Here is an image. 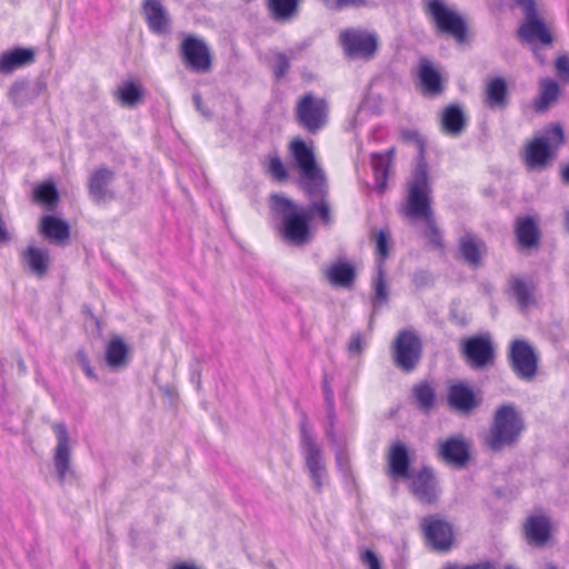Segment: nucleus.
Here are the masks:
<instances>
[{"label":"nucleus","mask_w":569,"mask_h":569,"mask_svg":"<svg viewBox=\"0 0 569 569\" xmlns=\"http://www.w3.org/2000/svg\"><path fill=\"white\" fill-rule=\"evenodd\" d=\"M264 167L267 172L271 176V178L277 182H283L288 179V171L281 160V158L273 153L269 154L264 159Z\"/></svg>","instance_id":"nucleus-40"},{"label":"nucleus","mask_w":569,"mask_h":569,"mask_svg":"<svg viewBox=\"0 0 569 569\" xmlns=\"http://www.w3.org/2000/svg\"><path fill=\"white\" fill-rule=\"evenodd\" d=\"M539 84L540 92L539 97L533 102V108L537 112H542L558 99L560 89L557 81L550 78L541 79Z\"/></svg>","instance_id":"nucleus-32"},{"label":"nucleus","mask_w":569,"mask_h":569,"mask_svg":"<svg viewBox=\"0 0 569 569\" xmlns=\"http://www.w3.org/2000/svg\"><path fill=\"white\" fill-rule=\"evenodd\" d=\"M525 532L530 545L543 546L550 536V522L545 516H531L525 525Z\"/></svg>","instance_id":"nucleus-28"},{"label":"nucleus","mask_w":569,"mask_h":569,"mask_svg":"<svg viewBox=\"0 0 569 569\" xmlns=\"http://www.w3.org/2000/svg\"><path fill=\"white\" fill-rule=\"evenodd\" d=\"M290 153L300 173V181L311 199V210L319 214V219L328 224L330 222V206L327 201V179L323 170L318 166L315 153L301 139L290 143Z\"/></svg>","instance_id":"nucleus-1"},{"label":"nucleus","mask_w":569,"mask_h":569,"mask_svg":"<svg viewBox=\"0 0 569 569\" xmlns=\"http://www.w3.org/2000/svg\"><path fill=\"white\" fill-rule=\"evenodd\" d=\"M418 78L425 94L435 97L443 91L439 70L433 62L426 57L419 59Z\"/></svg>","instance_id":"nucleus-20"},{"label":"nucleus","mask_w":569,"mask_h":569,"mask_svg":"<svg viewBox=\"0 0 569 569\" xmlns=\"http://www.w3.org/2000/svg\"><path fill=\"white\" fill-rule=\"evenodd\" d=\"M467 119L458 104L446 107L440 117L441 131L450 137H459L466 128Z\"/></svg>","instance_id":"nucleus-26"},{"label":"nucleus","mask_w":569,"mask_h":569,"mask_svg":"<svg viewBox=\"0 0 569 569\" xmlns=\"http://www.w3.org/2000/svg\"><path fill=\"white\" fill-rule=\"evenodd\" d=\"M467 362L476 369L486 367L493 359V347L488 337L475 336L462 343Z\"/></svg>","instance_id":"nucleus-18"},{"label":"nucleus","mask_w":569,"mask_h":569,"mask_svg":"<svg viewBox=\"0 0 569 569\" xmlns=\"http://www.w3.org/2000/svg\"><path fill=\"white\" fill-rule=\"evenodd\" d=\"M555 67L559 77L563 81L569 82V57L567 54L559 56Z\"/></svg>","instance_id":"nucleus-44"},{"label":"nucleus","mask_w":569,"mask_h":569,"mask_svg":"<svg viewBox=\"0 0 569 569\" xmlns=\"http://www.w3.org/2000/svg\"><path fill=\"white\" fill-rule=\"evenodd\" d=\"M363 340L360 333H355L348 345V351L352 355L360 353L363 350Z\"/></svg>","instance_id":"nucleus-48"},{"label":"nucleus","mask_w":569,"mask_h":569,"mask_svg":"<svg viewBox=\"0 0 569 569\" xmlns=\"http://www.w3.org/2000/svg\"><path fill=\"white\" fill-rule=\"evenodd\" d=\"M300 450L312 486L320 492L328 479L327 465L322 448L306 421L300 425Z\"/></svg>","instance_id":"nucleus-6"},{"label":"nucleus","mask_w":569,"mask_h":569,"mask_svg":"<svg viewBox=\"0 0 569 569\" xmlns=\"http://www.w3.org/2000/svg\"><path fill=\"white\" fill-rule=\"evenodd\" d=\"M448 402L451 408L462 413H469L478 406V400L473 391L463 382H457L450 386Z\"/></svg>","instance_id":"nucleus-23"},{"label":"nucleus","mask_w":569,"mask_h":569,"mask_svg":"<svg viewBox=\"0 0 569 569\" xmlns=\"http://www.w3.org/2000/svg\"><path fill=\"white\" fill-rule=\"evenodd\" d=\"M413 397L421 410L429 411L435 405L436 392L428 382H421L413 387Z\"/></svg>","instance_id":"nucleus-39"},{"label":"nucleus","mask_w":569,"mask_h":569,"mask_svg":"<svg viewBox=\"0 0 569 569\" xmlns=\"http://www.w3.org/2000/svg\"><path fill=\"white\" fill-rule=\"evenodd\" d=\"M510 362L515 373L523 380H531L537 372V356L525 340H515L510 347Z\"/></svg>","instance_id":"nucleus-14"},{"label":"nucleus","mask_w":569,"mask_h":569,"mask_svg":"<svg viewBox=\"0 0 569 569\" xmlns=\"http://www.w3.org/2000/svg\"><path fill=\"white\" fill-rule=\"evenodd\" d=\"M562 181L569 183V164L561 170Z\"/></svg>","instance_id":"nucleus-51"},{"label":"nucleus","mask_w":569,"mask_h":569,"mask_svg":"<svg viewBox=\"0 0 569 569\" xmlns=\"http://www.w3.org/2000/svg\"><path fill=\"white\" fill-rule=\"evenodd\" d=\"M390 250V236L387 231L380 230L376 236V252L378 256L377 274L373 279V306L377 308L388 298V290L385 282L383 261L388 257Z\"/></svg>","instance_id":"nucleus-17"},{"label":"nucleus","mask_w":569,"mask_h":569,"mask_svg":"<svg viewBox=\"0 0 569 569\" xmlns=\"http://www.w3.org/2000/svg\"><path fill=\"white\" fill-rule=\"evenodd\" d=\"M327 437H328V439H329L332 443H335V442H336L335 433H333L332 427H330V428L327 430Z\"/></svg>","instance_id":"nucleus-53"},{"label":"nucleus","mask_w":569,"mask_h":569,"mask_svg":"<svg viewBox=\"0 0 569 569\" xmlns=\"http://www.w3.org/2000/svg\"><path fill=\"white\" fill-rule=\"evenodd\" d=\"M52 430L57 438V445L53 449V466L60 485L74 476L71 465L72 448L68 429L62 422H54Z\"/></svg>","instance_id":"nucleus-10"},{"label":"nucleus","mask_w":569,"mask_h":569,"mask_svg":"<svg viewBox=\"0 0 569 569\" xmlns=\"http://www.w3.org/2000/svg\"><path fill=\"white\" fill-rule=\"evenodd\" d=\"M565 226L569 230V210L565 212Z\"/></svg>","instance_id":"nucleus-55"},{"label":"nucleus","mask_w":569,"mask_h":569,"mask_svg":"<svg viewBox=\"0 0 569 569\" xmlns=\"http://www.w3.org/2000/svg\"><path fill=\"white\" fill-rule=\"evenodd\" d=\"M430 192L427 166L420 162L408 183V197L403 207V213L411 220H423L426 222L425 236L429 239L430 243L441 247L442 234L432 216Z\"/></svg>","instance_id":"nucleus-2"},{"label":"nucleus","mask_w":569,"mask_h":569,"mask_svg":"<svg viewBox=\"0 0 569 569\" xmlns=\"http://www.w3.org/2000/svg\"><path fill=\"white\" fill-rule=\"evenodd\" d=\"M336 463H337V468L341 472H343V473L348 472V470H349L348 458H347L346 453L342 450H338L336 452Z\"/></svg>","instance_id":"nucleus-49"},{"label":"nucleus","mask_w":569,"mask_h":569,"mask_svg":"<svg viewBox=\"0 0 569 569\" xmlns=\"http://www.w3.org/2000/svg\"><path fill=\"white\" fill-rule=\"evenodd\" d=\"M563 131L559 124L547 129L541 136L531 140L525 149V162L530 170H543L555 157L562 143Z\"/></svg>","instance_id":"nucleus-7"},{"label":"nucleus","mask_w":569,"mask_h":569,"mask_svg":"<svg viewBox=\"0 0 569 569\" xmlns=\"http://www.w3.org/2000/svg\"><path fill=\"white\" fill-rule=\"evenodd\" d=\"M340 42L350 58H371L377 49V39L362 30L347 29L340 34Z\"/></svg>","instance_id":"nucleus-13"},{"label":"nucleus","mask_w":569,"mask_h":569,"mask_svg":"<svg viewBox=\"0 0 569 569\" xmlns=\"http://www.w3.org/2000/svg\"><path fill=\"white\" fill-rule=\"evenodd\" d=\"M516 234L522 248H532L538 243V228L530 217L518 219Z\"/></svg>","instance_id":"nucleus-36"},{"label":"nucleus","mask_w":569,"mask_h":569,"mask_svg":"<svg viewBox=\"0 0 569 569\" xmlns=\"http://www.w3.org/2000/svg\"><path fill=\"white\" fill-rule=\"evenodd\" d=\"M170 569H200V568L192 562L182 561V562L174 563Z\"/></svg>","instance_id":"nucleus-50"},{"label":"nucleus","mask_w":569,"mask_h":569,"mask_svg":"<svg viewBox=\"0 0 569 569\" xmlns=\"http://www.w3.org/2000/svg\"><path fill=\"white\" fill-rule=\"evenodd\" d=\"M40 230L51 241H63L70 236L68 223L53 216L42 218Z\"/></svg>","instance_id":"nucleus-34"},{"label":"nucleus","mask_w":569,"mask_h":569,"mask_svg":"<svg viewBox=\"0 0 569 569\" xmlns=\"http://www.w3.org/2000/svg\"><path fill=\"white\" fill-rule=\"evenodd\" d=\"M406 478L409 480L410 491L421 503L431 505L436 502L439 491L430 468L412 470Z\"/></svg>","instance_id":"nucleus-16"},{"label":"nucleus","mask_w":569,"mask_h":569,"mask_svg":"<svg viewBox=\"0 0 569 569\" xmlns=\"http://www.w3.org/2000/svg\"><path fill=\"white\" fill-rule=\"evenodd\" d=\"M390 472L396 478H406L409 472V456L403 445H395L389 453Z\"/></svg>","instance_id":"nucleus-33"},{"label":"nucleus","mask_w":569,"mask_h":569,"mask_svg":"<svg viewBox=\"0 0 569 569\" xmlns=\"http://www.w3.org/2000/svg\"><path fill=\"white\" fill-rule=\"evenodd\" d=\"M143 14L149 29L153 33L163 34L169 31L170 19L159 0H146L143 3Z\"/></svg>","instance_id":"nucleus-22"},{"label":"nucleus","mask_w":569,"mask_h":569,"mask_svg":"<svg viewBox=\"0 0 569 569\" xmlns=\"http://www.w3.org/2000/svg\"><path fill=\"white\" fill-rule=\"evenodd\" d=\"M511 290L519 307L525 310L535 305V286L531 281L513 278L510 281Z\"/></svg>","instance_id":"nucleus-35"},{"label":"nucleus","mask_w":569,"mask_h":569,"mask_svg":"<svg viewBox=\"0 0 569 569\" xmlns=\"http://www.w3.org/2000/svg\"><path fill=\"white\" fill-rule=\"evenodd\" d=\"M290 67V58L283 52H274L272 56V70L277 79L282 78Z\"/></svg>","instance_id":"nucleus-43"},{"label":"nucleus","mask_w":569,"mask_h":569,"mask_svg":"<svg viewBox=\"0 0 569 569\" xmlns=\"http://www.w3.org/2000/svg\"><path fill=\"white\" fill-rule=\"evenodd\" d=\"M34 197L51 208L58 200V191L52 182H44L36 188Z\"/></svg>","instance_id":"nucleus-41"},{"label":"nucleus","mask_w":569,"mask_h":569,"mask_svg":"<svg viewBox=\"0 0 569 569\" xmlns=\"http://www.w3.org/2000/svg\"><path fill=\"white\" fill-rule=\"evenodd\" d=\"M297 117L300 124L309 132L320 130L327 120V103L323 99L306 94L297 106Z\"/></svg>","instance_id":"nucleus-11"},{"label":"nucleus","mask_w":569,"mask_h":569,"mask_svg":"<svg viewBox=\"0 0 569 569\" xmlns=\"http://www.w3.org/2000/svg\"><path fill=\"white\" fill-rule=\"evenodd\" d=\"M270 208L281 217L283 238L295 244L307 241L309 234L308 220L311 216L319 217L317 212L311 210V206L307 212L299 209L293 201L280 194L271 196Z\"/></svg>","instance_id":"nucleus-4"},{"label":"nucleus","mask_w":569,"mask_h":569,"mask_svg":"<svg viewBox=\"0 0 569 569\" xmlns=\"http://www.w3.org/2000/svg\"><path fill=\"white\" fill-rule=\"evenodd\" d=\"M523 429V417L517 407L512 403L502 405L493 415L486 443L491 450L499 451L515 445Z\"/></svg>","instance_id":"nucleus-3"},{"label":"nucleus","mask_w":569,"mask_h":569,"mask_svg":"<svg viewBox=\"0 0 569 569\" xmlns=\"http://www.w3.org/2000/svg\"><path fill=\"white\" fill-rule=\"evenodd\" d=\"M28 88L24 83H14L10 90V96L16 104H22V96L27 92Z\"/></svg>","instance_id":"nucleus-47"},{"label":"nucleus","mask_w":569,"mask_h":569,"mask_svg":"<svg viewBox=\"0 0 569 569\" xmlns=\"http://www.w3.org/2000/svg\"><path fill=\"white\" fill-rule=\"evenodd\" d=\"M329 281L339 287H349L355 279V269L347 262H338L327 270Z\"/></svg>","instance_id":"nucleus-37"},{"label":"nucleus","mask_w":569,"mask_h":569,"mask_svg":"<svg viewBox=\"0 0 569 569\" xmlns=\"http://www.w3.org/2000/svg\"><path fill=\"white\" fill-rule=\"evenodd\" d=\"M392 163V150L385 153H375L371 158V167L375 173L376 187L379 192L387 188L388 174Z\"/></svg>","instance_id":"nucleus-31"},{"label":"nucleus","mask_w":569,"mask_h":569,"mask_svg":"<svg viewBox=\"0 0 569 569\" xmlns=\"http://www.w3.org/2000/svg\"><path fill=\"white\" fill-rule=\"evenodd\" d=\"M181 57L186 66L198 73L208 72L211 68V56L206 42L188 36L180 46Z\"/></svg>","instance_id":"nucleus-12"},{"label":"nucleus","mask_w":569,"mask_h":569,"mask_svg":"<svg viewBox=\"0 0 569 569\" xmlns=\"http://www.w3.org/2000/svg\"><path fill=\"white\" fill-rule=\"evenodd\" d=\"M299 0H269V8L277 21L292 18L297 11Z\"/></svg>","instance_id":"nucleus-38"},{"label":"nucleus","mask_w":569,"mask_h":569,"mask_svg":"<svg viewBox=\"0 0 569 569\" xmlns=\"http://www.w3.org/2000/svg\"><path fill=\"white\" fill-rule=\"evenodd\" d=\"M114 178V172L106 167L96 170L89 180V193L96 202L106 201L113 197L109 189Z\"/></svg>","instance_id":"nucleus-24"},{"label":"nucleus","mask_w":569,"mask_h":569,"mask_svg":"<svg viewBox=\"0 0 569 569\" xmlns=\"http://www.w3.org/2000/svg\"><path fill=\"white\" fill-rule=\"evenodd\" d=\"M77 360L81 367V369L83 370L84 375L91 379V380H94L97 381L98 380V377L97 375L94 373V370L93 368L90 366V362H89V359L88 357L86 356L84 352L82 351H79L77 353Z\"/></svg>","instance_id":"nucleus-45"},{"label":"nucleus","mask_w":569,"mask_h":569,"mask_svg":"<svg viewBox=\"0 0 569 569\" xmlns=\"http://www.w3.org/2000/svg\"><path fill=\"white\" fill-rule=\"evenodd\" d=\"M361 562L368 567V569H381V562L377 555L371 550H366L361 553Z\"/></svg>","instance_id":"nucleus-46"},{"label":"nucleus","mask_w":569,"mask_h":569,"mask_svg":"<svg viewBox=\"0 0 569 569\" xmlns=\"http://www.w3.org/2000/svg\"><path fill=\"white\" fill-rule=\"evenodd\" d=\"M325 392H326V400L328 402V406L330 407V411H332V395L327 387L325 388Z\"/></svg>","instance_id":"nucleus-52"},{"label":"nucleus","mask_w":569,"mask_h":569,"mask_svg":"<svg viewBox=\"0 0 569 569\" xmlns=\"http://www.w3.org/2000/svg\"><path fill=\"white\" fill-rule=\"evenodd\" d=\"M21 261L32 274L42 278L48 271L50 257L48 250L29 246L21 252Z\"/></svg>","instance_id":"nucleus-25"},{"label":"nucleus","mask_w":569,"mask_h":569,"mask_svg":"<svg viewBox=\"0 0 569 569\" xmlns=\"http://www.w3.org/2000/svg\"><path fill=\"white\" fill-rule=\"evenodd\" d=\"M193 100H194V103H196L197 109H198V110H200V111H202V110H201V100H200L199 94H194V96H193Z\"/></svg>","instance_id":"nucleus-54"},{"label":"nucleus","mask_w":569,"mask_h":569,"mask_svg":"<svg viewBox=\"0 0 569 569\" xmlns=\"http://www.w3.org/2000/svg\"><path fill=\"white\" fill-rule=\"evenodd\" d=\"M506 569H517V568H515L513 566L509 565V566H506Z\"/></svg>","instance_id":"nucleus-57"},{"label":"nucleus","mask_w":569,"mask_h":569,"mask_svg":"<svg viewBox=\"0 0 569 569\" xmlns=\"http://www.w3.org/2000/svg\"><path fill=\"white\" fill-rule=\"evenodd\" d=\"M119 97L123 104L131 107L140 100L141 92L134 83L128 82L119 89Z\"/></svg>","instance_id":"nucleus-42"},{"label":"nucleus","mask_w":569,"mask_h":569,"mask_svg":"<svg viewBox=\"0 0 569 569\" xmlns=\"http://www.w3.org/2000/svg\"><path fill=\"white\" fill-rule=\"evenodd\" d=\"M422 7L439 33L452 37L458 43L466 41V21L446 0H422Z\"/></svg>","instance_id":"nucleus-5"},{"label":"nucleus","mask_w":569,"mask_h":569,"mask_svg":"<svg viewBox=\"0 0 569 569\" xmlns=\"http://www.w3.org/2000/svg\"><path fill=\"white\" fill-rule=\"evenodd\" d=\"M459 251L463 260L472 268H478L487 253L485 241L473 233H466L459 239Z\"/></svg>","instance_id":"nucleus-21"},{"label":"nucleus","mask_w":569,"mask_h":569,"mask_svg":"<svg viewBox=\"0 0 569 569\" xmlns=\"http://www.w3.org/2000/svg\"><path fill=\"white\" fill-rule=\"evenodd\" d=\"M421 528L427 543L438 551L450 549L453 541V530L449 522L438 516L422 519Z\"/></svg>","instance_id":"nucleus-15"},{"label":"nucleus","mask_w":569,"mask_h":569,"mask_svg":"<svg viewBox=\"0 0 569 569\" xmlns=\"http://www.w3.org/2000/svg\"><path fill=\"white\" fill-rule=\"evenodd\" d=\"M422 345L419 337L412 330H402L398 333L392 345L395 365L402 371L413 370L420 361Z\"/></svg>","instance_id":"nucleus-9"},{"label":"nucleus","mask_w":569,"mask_h":569,"mask_svg":"<svg viewBox=\"0 0 569 569\" xmlns=\"http://www.w3.org/2000/svg\"><path fill=\"white\" fill-rule=\"evenodd\" d=\"M513 2L522 8L525 13V21L518 31L519 37L523 42L533 47L536 58L540 63H543L545 59L539 54L536 46H550L552 43V36L545 22L538 17L533 0H513Z\"/></svg>","instance_id":"nucleus-8"},{"label":"nucleus","mask_w":569,"mask_h":569,"mask_svg":"<svg viewBox=\"0 0 569 569\" xmlns=\"http://www.w3.org/2000/svg\"><path fill=\"white\" fill-rule=\"evenodd\" d=\"M290 52H291V58H296L295 50H290Z\"/></svg>","instance_id":"nucleus-58"},{"label":"nucleus","mask_w":569,"mask_h":569,"mask_svg":"<svg viewBox=\"0 0 569 569\" xmlns=\"http://www.w3.org/2000/svg\"><path fill=\"white\" fill-rule=\"evenodd\" d=\"M438 452L442 460L455 467H463L469 460V446L461 436L440 441Z\"/></svg>","instance_id":"nucleus-19"},{"label":"nucleus","mask_w":569,"mask_h":569,"mask_svg":"<svg viewBox=\"0 0 569 569\" xmlns=\"http://www.w3.org/2000/svg\"><path fill=\"white\" fill-rule=\"evenodd\" d=\"M540 569H558V568L552 563H545Z\"/></svg>","instance_id":"nucleus-56"},{"label":"nucleus","mask_w":569,"mask_h":569,"mask_svg":"<svg viewBox=\"0 0 569 569\" xmlns=\"http://www.w3.org/2000/svg\"><path fill=\"white\" fill-rule=\"evenodd\" d=\"M508 89L503 78H492L487 82L485 102L491 108H503L507 104Z\"/></svg>","instance_id":"nucleus-30"},{"label":"nucleus","mask_w":569,"mask_h":569,"mask_svg":"<svg viewBox=\"0 0 569 569\" xmlns=\"http://www.w3.org/2000/svg\"><path fill=\"white\" fill-rule=\"evenodd\" d=\"M34 61V51L30 48H16L0 56V72L8 74Z\"/></svg>","instance_id":"nucleus-27"},{"label":"nucleus","mask_w":569,"mask_h":569,"mask_svg":"<svg viewBox=\"0 0 569 569\" xmlns=\"http://www.w3.org/2000/svg\"><path fill=\"white\" fill-rule=\"evenodd\" d=\"M128 345L120 337H112L106 346V362L113 370L124 368L128 365Z\"/></svg>","instance_id":"nucleus-29"}]
</instances>
